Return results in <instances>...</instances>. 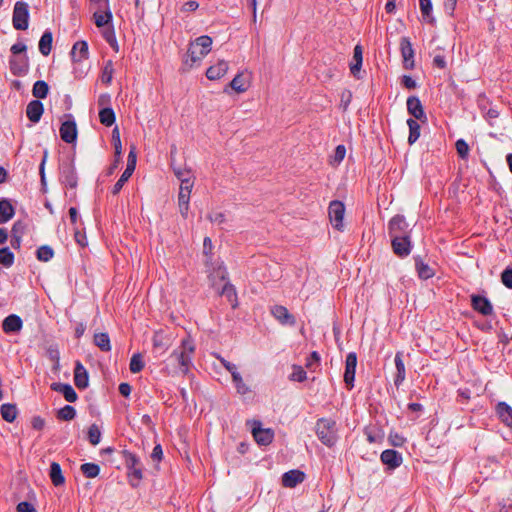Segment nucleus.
Masks as SVG:
<instances>
[{"mask_svg":"<svg viewBox=\"0 0 512 512\" xmlns=\"http://www.w3.org/2000/svg\"><path fill=\"white\" fill-rule=\"evenodd\" d=\"M290 378L293 381L303 382L306 380L307 374L306 371L301 366H294Z\"/></svg>","mask_w":512,"mask_h":512,"instance_id":"57","label":"nucleus"},{"mask_svg":"<svg viewBox=\"0 0 512 512\" xmlns=\"http://www.w3.org/2000/svg\"><path fill=\"white\" fill-rule=\"evenodd\" d=\"M501 281L504 286L512 289V268H506L501 274Z\"/></svg>","mask_w":512,"mask_h":512,"instance_id":"59","label":"nucleus"},{"mask_svg":"<svg viewBox=\"0 0 512 512\" xmlns=\"http://www.w3.org/2000/svg\"><path fill=\"white\" fill-rule=\"evenodd\" d=\"M456 150L460 158L466 159L469 154V146L465 140L459 139L456 141Z\"/></svg>","mask_w":512,"mask_h":512,"instance_id":"56","label":"nucleus"},{"mask_svg":"<svg viewBox=\"0 0 512 512\" xmlns=\"http://www.w3.org/2000/svg\"><path fill=\"white\" fill-rule=\"evenodd\" d=\"M26 50L27 46L23 42H17L13 44L10 48V51L13 54V56L23 55L25 54Z\"/></svg>","mask_w":512,"mask_h":512,"instance_id":"62","label":"nucleus"},{"mask_svg":"<svg viewBox=\"0 0 512 512\" xmlns=\"http://www.w3.org/2000/svg\"><path fill=\"white\" fill-rule=\"evenodd\" d=\"M194 186L193 179H184L183 183L180 184L179 195H178V205L180 209V213L183 217H187V213L189 210V200L192 188Z\"/></svg>","mask_w":512,"mask_h":512,"instance_id":"7","label":"nucleus"},{"mask_svg":"<svg viewBox=\"0 0 512 512\" xmlns=\"http://www.w3.org/2000/svg\"><path fill=\"white\" fill-rule=\"evenodd\" d=\"M316 435L326 446L332 447L337 442L336 422L328 418H320L316 422Z\"/></svg>","mask_w":512,"mask_h":512,"instance_id":"2","label":"nucleus"},{"mask_svg":"<svg viewBox=\"0 0 512 512\" xmlns=\"http://www.w3.org/2000/svg\"><path fill=\"white\" fill-rule=\"evenodd\" d=\"M60 182L65 187L75 189L78 185V176L74 160L67 158L60 163Z\"/></svg>","mask_w":512,"mask_h":512,"instance_id":"4","label":"nucleus"},{"mask_svg":"<svg viewBox=\"0 0 512 512\" xmlns=\"http://www.w3.org/2000/svg\"><path fill=\"white\" fill-rule=\"evenodd\" d=\"M175 176L183 183L184 179H193L191 171L185 168H173Z\"/></svg>","mask_w":512,"mask_h":512,"instance_id":"58","label":"nucleus"},{"mask_svg":"<svg viewBox=\"0 0 512 512\" xmlns=\"http://www.w3.org/2000/svg\"><path fill=\"white\" fill-rule=\"evenodd\" d=\"M230 87L237 93H243L248 89L242 74H237L230 82Z\"/></svg>","mask_w":512,"mask_h":512,"instance_id":"49","label":"nucleus"},{"mask_svg":"<svg viewBox=\"0 0 512 512\" xmlns=\"http://www.w3.org/2000/svg\"><path fill=\"white\" fill-rule=\"evenodd\" d=\"M17 512H37V511L31 503H29L27 501H23L17 505Z\"/></svg>","mask_w":512,"mask_h":512,"instance_id":"64","label":"nucleus"},{"mask_svg":"<svg viewBox=\"0 0 512 512\" xmlns=\"http://www.w3.org/2000/svg\"><path fill=\"white\" fill-rule=\"evenodd\" d=\"M380 459L390 469L399 467L403 461L401 453L393 449L384 450L381 453Z\"/></svg>","mask_w":512,"mask_h":512,"instance_id":"17","label":"nucleus"},{"mask_svg":"<svg viewBox=\"0 0 512 512\" xmlns=\"http://www.w3.org/2000/svg\"><path fill=\"white\" fill-rule=\"evenodd\" d=\"M328 215L332 226L342 231L343 220L345 215V205L339 200L331 201L328 207Z\"/></svg>","mask_w":512,"mask_h":512,"instance_id":"6","label":"nucleus"},{"mask_svg":"<svg viewBox=\"0 0 512 512\" xmlns=\"http://www.w3.org/2000/svg\"><path fill=\"white\" fill-rule=\"evenodd\" d=\"M204 57L205 55H201V51L197 45H193L191 43L187 51L185 63L187 64L190 61V66H193L195 63L200 62Z\"/></svg>","mask_w":512,"mask_h":512,"instance_id":"39","label":"nucleus"},{"mask_svg":"<svg viewBox=\"0 0 512 512\" xmlns=\"http://www.w3.org/2000/svg\"><path fill=\"white\" fill-rule=\"evenodd\" d=\"M49 477L54 486L58 487L65 483V477L62 473L61 466L57 462H52L49 470Z\"/></svg>","mask_w":512,"mask_h":512,"instance_id":"31","label":"nucleus"},{"mask_svg":"<svg viewBox=\"0 0 512 512\" xmlns=\"http://www.w3.org/2000/svg\"><path fill=\"white\" fill-rule=\"evenodd\" d=\"M489 104L490 101L484 93L478 95L477 106L482 113H484L488 109Z\"/></svg>","mask_w":512,"mask_h":512,"instance_id":"61","label":"nucleus"},{"mask_svg":"<svg viewBox=\"0 0 512 512\" xmlns=\"http://www.w3.org/2000/svg\"><path fill=\"white\" fill-rule=\"evenodd\" d=\"M122 457L124 460V464L128 469L129 484L133 488H136L138 487L140 481L143 478V471L140 459L135 454L128 450L122 451Z\"/></svg>","mask_w":512,"mask_h":512,"instance_id":"3","label":"nucleus"},{"mask_svg":"<svg viewBox=\"0 0 512 512\" xmlns=\"http://www.w3.org/2000/svg\"><path fill=\"white\" fill-rule=\"evenodd\" d=\"M472 308L483 316H489L493 313V306L488 298L481 295H471Z\"/></svg>","mask_w":512,"mask_h":512,"instance_id":"15","label":"nucleus"},{"mask_svg":"<svg viewBox=\"0 0 512 512\" xmlns=\"http://www.w3.org/2000/svg\"><path fill=\"white\" fill-rule=\"evenodd\" d=\"M356 366H357L356 353L355 352L348 353L346 356L345 372H344V382L348 389H352L354 387Z\"/></svg>","mask_w":512,"mask_h":512,"instance_id":"12","label":"nucleus"},{"mask_svg":"<svg viewBox=\"0 0 512 512\" xmlns=\"http://www.w3.org/2000/svg\"><path fill=\"white\" fill-rule=\"evenodd\" d=\"M74 382L79 389H85L88 386V372L80 361L75 364Z\"/></svg>","mask_w":512,"mask_h":512,"instance_id":"26","label":"nucleus"},{"mask_svg":"<svg viewBox=\"0 0 512 512\" xmlns=\"http://www.w3.org/2000/svg\"><path fill=\"white\" fill-rule=\"evenodd\" d=\"M495 411L500 421L507 427L512 428V407L501 401L497 403Z\"/></svg>","mask_w":512,"mask_h":512,"instance_id":"21","label":"nucleus"},{"mask_svg":"<svg viewBox=\"0 0 512 512\" xmlns=\"http://www.w3.org/2000/svg\"><path fill=\"white\" fill-rule=\"evenodd\" d=\"M53 35L50 30H46L39 41V51L43 56H48L52 50Z\"/></svg>","mask_w":512,"mask_h":512,"instance_id":"32","label":"nucleus"},{"mask_svg":"<svg viewBox=\"0 0 512 512\" xmlns=\"http://www.w3.org/2000/svg\"><path fill=\"white\" fill-rule=\"evenodd\" d=\"M29 5L24 1H17L14 4L12 24L16 30H26L29 26Z\"/></svg>","mask_w":512,"mask_h":512,"instance_id":"5","label":"nucleus"},{"mask_svg":"<svg viewBox=\"0 0 512 512\" xmlns=\"http://www.w3.org/2000/svg\"><path fill=\"white\" fill-rule=\"evenodd\" d=\"M0 414L5 421L12 423L17 417L18 410L16 405L5 403L0 407Z\"/></svg>","mask_w":512,"mask_h":512,"instance_id":"35","label":"nucleus"},{"mask_svg":"<svg viewBox=\"0 0 512 512\" xmlns=\"http://www.w3.org/2000/svg\"><path fill=\"white\" fill-rule=\"evenodd\" d=\"M194 353V341L190 336L183 338L180 345L171 353L166 361V369L169 370V374L186 375L192 366Z\"/></svg>","mask_w":512,"mask_h":512,"instance_id":"1","label":"nucleus"},{"mask_svg":"<svg viewBox=\"0 0 512 512\" xmlns=\"http://www.w3.org/2000/svg\"><path fill=\"white\" fill-rule=\"evenodd\" d=\"M93 342L103 352H109L111 350L110 337L105 332L95 333Z\"/></svg>","mask_w":512,"mask_h":512,"instance_id":"34","label":"nucleus"},{"mask_svg":"<svg viewBox=\"0 0 512 512\" xmlns=\"http://www.w3.org/2000/svg\"><path fill=\"white\" fill-rule=\"evenodd\" d=\"M76 416V410L71 405H65L57 412V418L63 421H70Z\"/></svg>","mask_w":512,"mask_h":512,"instance_id":"45","label":"nucleus"},{"mask_svg":"<svg viewBox=\"0 0 512 512\" xmlns=\"http://www.w3.org/2000/svg\"><path fill=\"white\" fill-rule=\"evenodd\" d=\"M369 443H381L384 439V431L377 427H367L364 431Z\"/></svg>","mask_w":512,"mask_h":512,"instance_id":"36","label":"nucleus"},{"mask_svg":"<svg viewBox=\"0 0 512 512\" xmlns=\"http://www.w3.org/2000/svg\"><path fill=\"white\" fill-rule=\"evenodd\" d=\"M14 254L10 251L8 247H4L0 249V263L8 268L11 267L14 263Z\"/></svg>","mask_w":512,"mask_h":512,"instance_id":"46","label":"nucleus"},{"mask_svg":"<svg viewBox=\"0 0 512 512\" xmlns=\"http://www.w3.org/2000/svg\"><path fill=\"white\" fill-rule=\"evenodd\" d=\"M113 73H114L113 62H112V60H108L105 62V65L103 67L101 81L104 84H107V85L110 84L112 81V78H113Z\"/></svg>","mask_w":512,"mask_h":512,"instance_id":"48","label":"nucleus"},{"mask_svg":"<svg viewBox=\"0 0 512 512\" xmlns=\"http://www.w3.org/2000/svg\"><path fill=\"white\" fill-rule=\"evenodd\" d=\"M95 25L99 28L108 27L112 25L113 15L110 9V5L103 6L102 10L99 8L93 14Z\"/></svg>","mask_w":512,"mask_h":512,"instance_id":"16","label":"nucleus"},{"mask_svg":"<svg viewBox=\"0 0 512 512\" xmlns=\"http://www.w3.org/2000/svg\"><path fill=\"white\" fill-rule=\"evenodd\" d=\"M345 154H346L345 146L338 145L334 150V154L331 157L330 163L333 165L340 164L343 161Z\"/></svg>","mask_w":512,"mask_h":512,"instance_id":"55","label":"nucleus"},{"mask_svg":"<svg viewBox=\"0 0 512 512\" xmlns=\"http://www.w3.org/2000/svg\"><path fill=\"white\" fill-rule=\"evenodd\" d=\"M99 120L101 124L110 127L115 123L116 117L112 108L104 107L99 111Z\"/></svg>","mask_w":512,"mask_h":512,"instance_id":"38","label":"nucleus"},{"mask_svg":"<svg viewBox=\"0 0 512 512\" xmlns=\"http://www.w3.org/2000/svg\"><path fill=\"white\" fill-rule=\"evenodd\" d=\"M49 92V86L48 84L43 80H38L34 83L32 94L37 99H43L46 98L47 94Z\"/></svg>","mask_w":512,"mask_h":512,"instance_id":"42","label":"nucleus"},{"mask_svg":"<svg viewBox=\"0 0 512 512\" xmlns=\"http://www.w3.org/2000/svg\"><path fill=\"white\" fill-rule=\"evenodd\" d=\"M51 389L61 393L68 402H75L78 398L77 393L70 384L55 382L51 384Z\"/></svg>","mask_w":512,"mask_h":512,"instance_id":"24","label":"nucleus"},{"mask_svg":"<svg viewBox=\"0 0 512 512\" xmlns=\"http://www.w3.org/2000/svg\"><path fill=\"white\" fill-rule=\"evenodd\" d=\"M221 294L226 296L229 301H232L234 298H236L235 288L230 283H225L224 284V286L222 288V291H221Z\"/></svg>","mask_w":512,"mask_h":512,"instance_id":"60","label":"nucleus"},{"mask_svg":"<svg viewBox=\"0 0 512 512\" xmlns=\"http://www.w3.org/2000/svg\"><path fill=\"white\" fill-rule=\"evenodd\" d=\"M363 50H362V47L361 45H356L354 47V51H353V60H354V63L350 65V71L351 73L356 76L357 73L360 71L361 69V66H362V61H363Z\"/></svg>","mask_w":512,"mask_h":512,"instance_id":"37","label":"nucleus"},{"mask_svg":"<svg viewBox=\"0 0 512 512\" xmlns=\"http://www.w3.org/2000/svg\"><path fill=\"white\" fill-rule=\"evenodd\" d=\"M407 110L416 120H426L424 108L417 96H410L407 99Z\"/></svg>","mask_w":512,"mask_h":512,"instance_id":"19","label":"nucleus"},{"mask_svg":"<svg viewBox=\"0 0 512 512\" xmlns=\"http://www.w3.org/2000/svg\"><path fill=\"white\" fill-rule=\"evenodd\" d=\"M54 251L48 245H43L37 249L36 256L39 261L47 262L53 258Z\"/></svg>","mask_w":512,"mask_h":512,"instance_id":"50","label":"nucleus"},{"mask_svg":"<svg viewBox=\"0 0 512 512\" xmlns=\"http://www.w3.org/2000/svg\"><path fill=\"white\" fill-rule=\"evenodd\" d=\"M391 237L393 252L401 258L408 256L411 252V241L407 235H395Z\"/></svg>","mask_w":512,"mask_h":512,"instance_id":"9","label":"nucleus"},{"mask_svg":"<svg viewBox=\"0 0 512 512\" xmlns=\"http://www.w3.org/2000/svg\"><path fill=\"white\" fill-rule=\"evenodd\" d=\"M252 434L255 441L263 446L269 445L274 438V432L271 429L261 428L260 423H258V426L253 427Z\"/></svg>","mask_w":512,"mask_h":512,"instance_id":"20","label":"nucleus"},{"mask_svg":"<svg viewBox=\"0 0 512 512\" xmlns=\"http://www.w3.org/2000/svg\"><path fill=\"white\" fill-rule=\"evenodd\" d=\"M103 38L109 43V45L115 50L118 51V43L115 36V31L112 25L105 27L103 30Z\"/></svg>","mask_w":512,"mask_h":512,"instance_id":"47","label":"nucleus"},{"mask_svg":"<svg viewBox=\"0 0 512 512\" xmlns=\"http://www.w3.org/2000/svg\"><path fill=\"white\" fill-rule=\"evenodd\" d=\"M305 474L300 470H290L283 474L282 484L284 487L293 488L304 481Z\"/></svg>","mask_w":512,"mask_h":512,"instance_id":"22","label":"nucleus"},{"mask_svg":"<svg viewBox=\"0 0 512 512\" xmlns=\"http://www.w3.org/2000/svg\"><path fill=\"white\" fill-rule=\"evenodd\" d=\"M271 314L282 325L294 326L296 324L294 315H292L285 306L274 305L271 308Z\"/></svg>","mask_w":512,"mask_h":512,"instance_id":"14","label":"nucleus"},{"mask_svg":"<svg viewBox=\"0 0 512 512\" xmlns=\"http://www.w3.org/2000/svg\"><path fill=\"white\" fill-rule=\"evenodd\" d=\"M135 167H136V154L133 150H131L128 155L126 169L124 171H122L121 177L118 179V181L115 183V185L112 188L113 195H117L121 191L124 184L132 176V174L135 170Z\"/></svg>","mask_w":512,"mask_h":512,"instance_id":"8","label":"nucleus"},{"mask_svg":"<svg viewBox=\"0 0 512 512\" xmlns=\"http://www.w3.org/2000/svg\"><path fill=\"white\" fill-rule=\"evenodd\" d=\"M408 223L402 215L394 216L388 223V230L390 236L406 235Z\"/></svg>","mask_w":512,"mask_h":512,"instance_id":"18","label":"nucleus"},{"mask_svg":"<svg viewBox=\"0 0 512 512\" xmlns=\"http://www.w3.org/2000/svg\"><path fill=\"white\" fill-rule=\"evenodd\" d=\"M232 380L239 394L245 395L249 392V387L244 383L239 372L232 375Z\"/></svg>","mask_w":512,"mask_h":512,"instance_id":"53","label":"nucleus"},{"mask_svg":"<svg viewBox=\"0 0 512 512\" xmlns=\"http://www.w3.org/2000/svg\"><path fill=\"white\" fill-rule=\"evenodd\" d=\"M88 439L89 442L96 446L100 443L101 440V431L96 424H92L88 429Z\"/></svg>","mask_w":512,"mask_h":512,"instance_id":"52","label":"nucleus"},{"mask_svg":"<svg viewBox=\"0 0 512 512\" xmlns=\"http://www.w3.org/2000/svg\"><path fill=\"white\" fill-rule=\"evenodd\" d=\"M15 214L14 208L9 200H0V224L8 222Z\"/></svg>","mask_w":512,"mask_h":512,"instance_id":"33","label":"nucleus"},{"mask_svg":"<svg viewBox=\"0 0 512 512\" xmlns=\"http://www.w3.org/2000/svg\"><path fill=\"white\" fill-rule=\"evenodd\" d=\"M22 327V319L16 314H11L7 316L2 322V329L5 333L19 332L22 329Z\"/></svg>","mask_w":512,"mask_h":512,"instance_id":"23","label":"nucleus"},{"mask_svg":"<svg viewBox=\"0 0 512 512\" xmlns=\"http://www.w3.org/2000/svg\"><path fill=\"white\" fill-rule=\"evenodd\" d=\"M415 268L419 278L427 280L432 278L435 274L433 268L426 264L420 256L414 257Z\"/></svg>","mask_w":512,"mask_h":512,"instance_id":"28","label":"nucleus"},{"mask_svg":"<svg viewBox=\"0 0 512 512\" xmlns=\"http://www.w3.org/2000/svg\"><path fill=\"white\" fill-rule=\"evenodd\" d=\"M43 111L44 107L42 102L39 100H33L27 105L26 115L31 122L37 123L41 119Z\"/></svg>","mask_w":512,"mask_h":512,"instance_id":"25","label":"nucleus"},{"mask_svg":"<svg viewBox=\"0 0 512 512\" xmlns=\"http://www.w3.org/2000/svg\"><path fill=\"white\" fill-rule=\"evenodd\" d=\"M80 469H81V472L87 478H95L100 473V467L98 464H95V463H84L81 465Z\"/></svg>","mask_w":512,"mask_h":512,"instance_id":"44","label":"nucleus"},{"mask_svg":"<svg viewBox=\"0 0 512 512\" xmlns=\"http://www.w3.org/2000/svg\"><path fill=\"white\" fill-rule=\"evenodd\" d=\"M394 361L397 370V373L394 378V384L396 387H399L406 377L405 365L402 359V352L396 353Z\"/></svg>","mask_w":512,"mask_h":512,"instance_id":"30","label":"nucleus"},{"mask_svg":"<svg viewBox=\"0 0 512 512\" xmlns=\"http://www.w3.org/2000/svg\"><path fill=\"white\" fill-rule=\"evenodd\" d=\"M400 52L403 58V66L407 70H412L415 67L414 49L408 37H402L400 40Z\"/></svg>","mask_w":512,"mask_h":512,"instance_id":"10","label":"nucleus"},{"mask_svg":"<svg viewBox=\"0 0 512 512\" xmlns=\"http://www.w3.org/2000/svg\"><path fill=\"white\" fill-rule=\"evenodd\" d=\"M419 5L424 20H427L429 23H433L435 19L432 16L431 0H419Z\"/></svg>","mask_w":512,"mask_h":512,"instance_id":"43","label":"nucleus"},{"mask_svg":"<svg viewBox=\"0 0 512 512\" xmlns=\"http://www.w3.org/2000/svg\"><path fill=\"white\" fill-rule=\"evenodd\" d=\"M216 358L220 361V363L225 367L227 371L231 373V376L237 373V367L235 364L227 361L225 358H223L221 355H216Z\"/></svg>","mask_w":512,"mask_h":512,"instance_id":"63","label":"nucleus"},{"mask_svg":"<svg viewBox=\"0 0 512 512\" xmlns=\"http://www.w3.org/2000/svg\"><path fill=\"white\" fill-rule=\"evenodd\" d=\"M68 117L69 119L61 124L60 137L64 142L72 144L77 139V125L71 115Z\"/></svg>","mask_w":512,"mask_h":512,"instance_id":"13","label":"nucleus"},{"mask_svg":"<svg viewBox=\"0 0 512 512\" xmlns=\"http://www.w3.org/2000/svg\"><path fill=\"white\" fill-rule=\"evenodd\" d=\"M112 141L115 150V157L121 158L122 154V144L120 140V133L118 127H115L112 131Z\"/></svg>","mask_w":512,"mask_h":512,"instance_id":"54","label":"nucleus"},{"mask_svg":"<svg viewBox=\"0 0 512 512\" xmlns=\"http://www.w3.org/2000/svg\"><path fill=\"white\" fill-rule=\"evenodd\" d=\"M88 44L86 41L76 42L71 50V57L73 61H81L88 58Z\"/></svg>","mask_w":512,"mask_h":512,"instance_id":"29","label":"nucleus"},{"mask_svg":"<svg viewBox=\"0 0 512 512\" xmlns=\"http://www.w3.org/2000/svg\"><path fill=\"white\" fill-rule=\"evenodd\" d=\"M9 68L14 76H25L29 71V58L26 54L12 56L9 60Z\"/></svg>","mask_w":512,"mask_h":512,"instance_id":"11","label":"nucleus"},{"mask_svg":"<svg viewBox=\"0 0 512 512\" xmlns=\"http://www.w3.org/2000/svg\"><path fill=\"white\" fill-rule=\"evenodd\" d=\"M129 368L132 373H139L143 370L144 361L140 353H136L131 357Z\"/></svg>","mask_w":512,"mask_h":512,"instance_id":"51","label":"nucleus"},{"mask_svg":"<svg viewBox=\"0 0 512 512\" xmlns=\"http://www.w3.org/2000/svg\"><path fill=\"white\" fill-rule=\"evenodd\" d=\"M192 44L197 45V47L201 51V55L206 56L211 50L212 38L210 36L203 35L196 38V40L192 42Z\"/></svg>","mask_w":512,"mask_h":512,"instance_id":"40","label":"nucleus"},{"mask_svg":"<svg viewBox=\"0 0 512 512\" xmlns=\"http://www.w3.org/2000/svg\"><path fill=\"white\" fill-rule=\"evenodd\" d=\"M228 70V63L224 60L218 61L215 65L210 66L206 71V76L210 80H217L223 77Z\"/></svg>","mask_w":512,"mask_h":512,"instance_id":"27","label":"nucleus"},{"mask_svg":"<svg viewBox=\"0 0 512 512\" xmlns=\"http://www.w3.org/2000/svg\"><path fill=\"white\" fill-rule=\"evenodd\" d=\"M407 125L409 127L408 143L412 145L418 140L420 136V125L416 120L412 118L407 120Z\"/></svg>","mask_w":512,"mask_h":512,"instance_id":"41","label":"nucleus"}]
</instances>
